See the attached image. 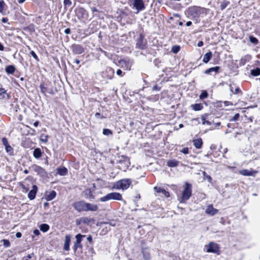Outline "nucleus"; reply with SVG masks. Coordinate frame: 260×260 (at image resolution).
Instances as JSON below:
<instances>
[{"mask_svg": "<svg viewBox=\"0 0 260 260\" xmlns=\"http://www.w3.org/2000/svg\"><path fill=\"white\" fill-rule=\"evenodd\" d=\"M191 196V185L186 183L184 189L182 191L181 196L178 199L180 203H184L188 200Z\"/></svg>", "mask_w": 260, "mask_h": 260, "instance_id": "f257e3e1", "label": "nucleus"}, {"mask_svg": "<svg viewBox=\"0 0 260 260\" xmlns=\"http://www.w3.org/2000/svg\"><path fill=\"white\" fill-rule=\"evenodd\" d=\"M111 200L121 201L122 200V195L120 193L113 192L108 193L100 199V201L102 202H107Z\"/></svg>", "mask_w": 260, "mask_h": 260, "instance_id": "f03ea898", "label": "nucleus"}, {"mask_svg": "<svg viewBox=\"0 0 260 260\" xmlns=\"http://www.w3.org/2000/svg\"><path fill=\"white\" fill-rule=\"evenodd\" d=\"M132 181L129 179H121L114 184L113 188L117 189H126L129 187Z\"/></svg>", "mask_w": 260, "mask_h": 260, "instance_id": "7ed1b4c3", "label": "nucleus"}, {"mask_svg": "<svg viewBox=\"0 0 260 260\" xmlns=\"http://www.w3.org/2000/svg\"><path fill=\"white\" fill-rule=\"evenodd\" d=\"M205 248L207 252L219 254L220 247L216 243L210 242L205 246Z\"/></svg>", "mask_w": 260, "mask_h": 260, "instance_id": "20e7f679", "label": "nucleus"}, {"mask_svg": "<svg viewBox=\"0 0 260 260\" xmlns=\"http://www.w3.org/2000/svg\"><path fill=\"white\" fill-rule=\"evenodd\" d=\"M85 235H81V234H78L76 235V241L74 243L73 245V250L75 252L77 251L78 249L82 250L83 248L82 244H81V242L83 240V238L85 237Z\"/></svg>", "mask_w": 260, "mask_h": 260, "instance_id": "39448f33", "label": "nucleus"}, {"mask_svg": "<svg viewBox=\"0 0 260 260\" xmlns=\"http://www.w3.org/2000/svg\"><path fill=\"white\" fill-rule=\"evenodd\" d=\"M132 64V60L128 58L120 59L117 64V66L120 67L125 70H130Z\"/></svg>", "mask_w": 260, "mask_h": 260, "instance_id": "423d86ee", "label": "nucleus"}, {"mask_svg": "<svg viewBox=\"0 0 260 260\" xmlns=\"http://www.w3.org/2000/svg\"><path fill=\"white\" fill-rule=\"evenodd\" d=\"M133 5L137 10V14L140 11H143L145 9V5L143 0H133Z\"/></svg>", "mask_w": 260, "mask_h": 260, "instance_id": "0eeeda50", "label": "nucleus"}, {"mask_svg": "<svg viewBox=\"0 0 260 260\" xmlns=\"http://www.w3.org/2000/svg\"><path fill=\"white\" fill-rule=\"evenodd\" d=\"M146 41L144 40V37L140 34L139 38L137 39L136 47L140 49H144L146 47Z\"/></svg>", "mask_w": 260, "mask_h": 260, "instance_id": "6e6552de", "label": "nucleus"}, {"mask_svg": "<svg viewBox=\"0 0 260 260\" xmlns=\"http://www.w3.org/2000/svg\"><path fill=\"white\" fill-rule=\"evenodd\" d=\"M31 168L34 171L37 173L38 175L41 177H45L47 175V173L45 171V170L40 166H39L36 165H34L31 166Z\"/></svg>", "mask_w": 260, "mask_h": 260, "instance_id": "1a4fd4ad", "label": "nucleus"}, {"mask_svg": "<svg viewBox=\"0 0 260 260\" xmlns=\"http://www.w3.org/2000/svg\"><path fill=\"white\" fill-rule=\"evenodd\" d=\"M73 206L78 212L85 211V202L84 201H78L74 203Z\"/></svg>", "mask_w": 260, "mask_h": 260, "instance_id": "9d476101", "label": "nucleus"}, {"mask_svg": "<svg viewBox=\"0 0 260 260\" xmlns=\"http://www.w3.org/2000/svg\"><path fill=\"white\" fill-rule=\"evenodd\" d=\"M114 71L112 68L110 67L106 68L105 71L103 72V77L108 79H112L114 76Z\"/></svg>", "mask_w": 260, "mask_h": 260, "instance_id": "9b49d317", "label": "nucleus"}, {"mask_svg": "<svg viewBox=\"0 0 260 260\" xmlns=\"http://www.w3.org/2000/svg\"><path fill=\"white\" fill-rule=\"evenodd\" d=\"M72 51L75 54H80L84 51V49L81 45L74 44L72 46Z\"/></svg>", "mask_w": 260, "mask_h": 260, "instance_id": "f8f14e48", "label": "nucleus"}, {"mask_svg": "<svg viewBox=\"0 0 260 260\" xmlns=\"http://www.w3.org/2000/svg\"><path fill=\"white\" fill-rule=\"evenodd\" d=\"M218 210L214 208L212 205H210L208 206L205 211L206 214H209L211 216H213L215 215L218 213Z\"/></svg>", "mask_w": 260, "mask_h": 260, "instance_id": "ddd939ff", "label": "nucleus"}, {"mask_svg": "<svg viewBox=\"0 0 260 260\" xmlns=\"http://www.w3.org/2000/svg\"><path fill=\"white\" fill-rule=\"evenodd\" d=\"M98 209V207L96 205L85 203V211H96Z\"/></svg>", "mask_w": 260, "mask_h": 260, "instance_id": "4468645a", "label": "nucleus"}, {"mask_svg": "<svg viewBox=\"0 0 260 260\" xmlns=\"http://www.w3.org/2000/svg\"><path fill=\"white\" fill-rule=\"evenodd\" d=\"M71 239V236L70 235H66L64 246H63V249H64V250H65L66 251H69L70 250Z\"/></svg>", "mask_w": 260, "mask_h": 260, "instance_id": "2eb2a0df", "label": "nucleus"}, {"mask_svg": "<svg viewBox=\"0 0 260 260\" xmlns=\"http://www.w3.org/2000/svg\"><path fill=\"white\" fill-rule=\"evenodd\" d=\"M257 173V171H251L247 169L241 170L239 171V173L243 176H254L255 174Z\"/></svg>", "mask_w": 260, "mask_h": 260, "instance_id": "dca6fc26", "label": "nucleus"}, {"mask_svg": "<svg viewBox=\"0 0 260 260\" xmlns=\"http://www.w3.org/2000/svg\"><path fill=\"white\" fill-rule=\"evenodd\" d=\"M37 190V186L36 185H33L31 190L28 193V197L30 200H31L35 198Z\"/></svg>", "mask_w": 260, "mask_h": 260, "instance_id": "f3484780", "label": "nucleus"}, {"mask_svg": "<svg viewBox=\"0 0 260 260\" xmlns=\"http://www.w3.org/2000/svg\"><path fill=\"white\" fill-rule=\"evenodd\" d=\"M56 193L54 190L50 192H46L45 193V199L47 201H49L52 200L56 197Z\"/></svg>", "mask_w": 260, "mask_h": 260, "instance_id": "a211bd4d", "label": "nucleus"}, {"mask_svg": "<svg viewBox=\"0 0 260 260\" xmlns=\"http://www.w3.org/2000/svg\"><path fill=\"white\" fill-rule=\"evenodd\" d=\"M199 10L200 7L197 6L191 7L188 9L187 12L188 14L191 15H197L199 13Z\"/></svg>", "mask_w": 260, "mask_h": 260, "instance_id": "6ab92c4d", "label": "nucleus"}, {"mask_svg": "<svg viewBox=\"0 0 260 260\" xmlns=\"http://www.w3.org/2000/svg\"><path fill=\"white\" fill-rule=\"evenodd\" d=\"M154 189L157 193H161V194H164L166 197H169L170 196L169 192L167 191L165 189H164L162 188L155 187L154 188Z\"/></svg>", "mask_w": 260, "mask_h": 260, "instance_id": "aec40b11", "label": "nucleus"}, {"mask_svg": "<svg viewBox=\"0 0 260 260\" xmlns=\"http://www.w3.org/2000/svg\"><path fill=\"white\" fill-rule=\"evenodd\" d=\"M193 143L194 146L197 149H200L202 148L203 145V141L201 138H198L194 139L193 140Z\"/></svg>", "mask_w": 260, "mask_h": 260, "instance_id": "412c9836", "label": "nucleus"}, {"mask_svg": "<svg viewBox=\"0 0 260 260\" xmlns=\"http://www.w3.org/2000/svg\"><path fill=\"white\" fill-rule=\"evenodd\" d=\"M85 197L88 199H93L94 197L93 194L92 190L91 189H86L84 191Z\"/></svg>", "mask_w": 260, "mask_h": 260, "instance_id": "4be33fe9", "label": "nucleus"}, {"mask_svg": "<svg viewBox=\"0 0 260 260\" xmlns=\"http://www.w3.org/2000/svg\"><path fill=\"white\" fill-rule=\"evenodd\" d=\"M208 115L207 114H205L201 115V119L202 121L203 125H205L206 124L208 125H210L211 124V122H210L208 120H207V119H208Z\"/></svg>", "mask_w": 260, "mask_h": 260, "instance_id": "5701e85b", "label": "nucleus"}, {"mask_svg": "<svg viewBox=\"0 0 260 260\" xmlns=\"http://www.w3.org/2000/svg\"><path fill=\"white\" fill-rule=\"evenodd\" d=\"M212 56V53L211 51L207 52L204 55L203 58V61L206 63L208 62V61L211 58Z\"/></svg>", "mask_w": 260, "mask_h": 260, "instance_id": "b1692460", "label": "nucleus"}, {"mask_svg": "<svg viewBox=\"0 0 260 260\" xmlns=\"http://www.w3.org/2000/svg\"><path fill=\"white\" fill-rule=\"evenodd\" d=\"M42 154L41 149L39 148L35 149L33 152V155L36 158H39Z\"/></svg>", "mask_w": 260, "mask_h": 260, "instance_id": "393cba45", "label": "nucleus"}, {"mask_svg": "<svg viewBox=\"0 0 260 260\" xmlns=\"http://www.w3.org/2000/svg\"><path fill=\"white\" fill-rule=\"evenodd\" d=\"M57 173L61 176H65L68 173V170L65 167L59 168L57 169Z\"/></svg>", "mask_w": 260, "mask_h": 260, "instance_id": "a878e982", "label": "nucleus"}, {"mask_svg": "<svg viewBox=\"0 0 260 260\" xmlns=\"http://www.w3.org/2000/svg\"><path fill=\"white\" fill-rule=\"evenodd\" d=\"M220 69L219 67H215L209 68L205 71V73L206 74H210L211 72H214L215 73L218 72Z\"/></svg>", "mask_w": 260, "mask_h": 260, "instance_id": "bb28decb", "label": "nucleus"}, {"mask_svg": "<svg viewBox=\"0 0 260 260\" xmlns=\"http://www.w3.org/2000/svg\"><path fill=\"white\" fill-rule=\"evenodd\" d=\"M194 111H200L203 108V106L201 104H192L190 106Z\"/></svg>", "mask_w": 260, "mask_h": 260, "instance_id": "cd10ccee", "label": "nucleus"}, {"mask_svg": "<svg viewBox=\"0 0 260 260\" xmlns=\"http://www.w3.org/2000/svg\"><path fill=\"white\" fill-rule=\"evenodd\" d=\"M15 71V67L12 65H9L6 68V72L8 74H12Z\"/></svg>", "mask_w": 260, "mask_h": 260, "instance_id": "c85d7f7f", "label": "nucleus"}, {"mask_svg": "<svg viewBox=\"0 0 260 260\" xmlns=\"http://www.w3.org/2000/svg\"><path fill=\"white\" fill-rule=\"evenodd\" d=\"M179 162L175 160H169L167 162V165L170 167H175L178 166Z\"/></svg>", "mask_w": 260, "mask_h": 260, "instance_id": "c756f323", "label": "nucleus"}, {"mask_svg": "<svg viewBox=\"0 0 260 260\" xmlns=\"http://www.w3.org/2000/svg\"><path fill=\"white\" fill-rule=\"evenodd\" d=\"M6 96L9 97V94H7L5 89L3 88H0V99H5Z\"/></svg>", "mask_w": 260, "mask_h": 260, "instance_id": "7c9ffc66", "label": "nucleus"}, {"mask_svg": "<svg viewBox=\"0 0 260 260\" xmlns=\"http://www.w3.org/2000/svg\"><path fill=\"white\" fill-rule=\"evenodd\" d=\"M250 74L253 76H257L260 75V68H256L250 71Z\"/></svg>", "mask_w": 260, "mask_h": 260, "instance_id": "2f4dec72", "label": "nucleus"}, {"mask_svg": "<svg viewBox=\"0 0 260 260\" xmlns=\"http://www.w3.org/2000/svg\"><path fill=\"white\" fill-rule=\"evenodd\" d=\"M49 229V226L47 224H42L40 226V230L43 232H47Z\"/></svg>", "mask_w": 260, "mask_h": 260, "instance_id": "473e14b6", "label": "nucleus"}, {"mask_svg": "<svg viewBox=\"0 0 260 260\" xmlns=\"http://www.w3.org/2000/svg\"><path fill=\"white\" fill-rule=\"evenodd\" d=\"M41 92L44 94H46V92L48 91V89L44 86V84H41L40 86Z\"/></svg>", "mask_w": 260, "mask_h": 260, "instance_id": "72a5a7b5", "label": "nucleus"}, {"mask_svg": "<svg viewBox=\"0 0 260 260\" xmlns=\"http://www.w3.org/2000/svg\"><path fill=\"white\" fill-rule=\"evenodd\" d=\"M48 136L45 135H41L40 137V140L44 143H47L48 142Z\"/></svg>", "mask_w": 260, "mask_h": 260, "instance_id": "f704fd0d", "label": "nucleus"}, {"mask_svg": "<svg viewBox=\"0 0 260 260\" xmlns=\"http://www.w3.org/2000/svg\"><path fill=\"white\" fill-rule=\"evenodd\" d=\"M249 40L251 43H253L254 44H257L258 42V40L253 36H250Z\"/></svg>", "mask_w": 260, "mask_h": 260, "instance_id": "c9c22d12", "label": "nucleus"}, {"mask_svg": "<svg viewBox=\"0 0 260 260\" xmlns=\"http://www.w3.org/2000/svg\"><path fill=\"white\" fill-rule=\"evenodd\" d=\"M208 96V94L207 92L205 90L202 91L201 94L200 95V99H204L205 98H207Z\"/></svg>", "mask_w": 260, "mask_h": 260, "instance_id": "e433bc0d", "label": "nucleus"}, {"mask_svg": "<svg viewBox=\"0 0 260 260\" xmlns=\"http://www.w3.org/2000/svg\"><path fill=\"white\" fill-rule=\"evenodd\" d=\"M180 50V47L179 46H174L172 48V51L174 53H177Z\"/></svg>", "mask_w": 260, "mask_h": 260, "instance_id": "4c0bfd02", "label": "nucleus"}, {"mask_svg": "<svg viewBox=\"0 0 260 260\" xmlns=\"http://www.w3.org/2000/svg\"><path fill=\"white\" fill-rule=\"evenodd\" d=\"M2 241L5 247H9L10 246V243L8 240L3 239Z\"/></svg>", "mask_w": 260, "mask_h": 260, "instance_id": "58836bf2", "label": "nucleus"}, {"mask_svg": "<svg viewBox=\"0 0 260 260\" xmlns=\"http://www.w3.org/2000/svg\"><path fill=\"white\" fill-rule=\"evenodd\" d=\"M103 134L104 135H112V131L109 129H107V128H105L103 129Z\"/></svg>", "mask_w": 260, "mask_h": 260, "instance_id": "ea45409f", "label": "nucleus"}, {"mask_svg": "<svg viewBox=\"0 0 260 260\" xmlns=\"http://www.w3.org/2000/svg\"><path fill=\"white\" fill-rule=\"evenodd\" d=\"M5 148H6V151L8 153H9L10 154H11L13 152V148H12V147L11 146H10L9 145H7L6 147H5Z\"/></svg>", "mask_w": 260, "mask_h": 260, "instance_id": "a19ab883", "label": "nucleus"}, {"mask_svg": "<svg viewBox=\"0 0 260 260\" xmlns=\"http://www.w3.org/2000/svg\"><path fill=\"white\" fill-rule=\"evenodd\" d=\"M5 6V2L3 1H0V13H2L3 12Z\"/></svg>", "mask_w": 260, "mask_h": 260, "instance_id": "79ce46f5", "label": "nucleus"}, {"mask_svg": "<svg viewBox=\"0 0 260 260\" xmlns=\"http://www.w3.org/2000/svg\"><path fill=\"white\" fill-rule=\"evenodd\" d=\"M30 54L31 55V56L35 59L36 60L39 61V59L36 54V53L34 51H31L30 52Z\"/></svg>", "mask_w": 260, "mask_h": 260, "instance_id": "37998d69", "label": "nucleus"}, {"mask_svg": "<svg viewBox=\"0 0 260 260\" xmlns=\"http://www.w3.org/2000/svg\"><path fill=\"white\" fill-rule=\"evenodd\" d=\"M63 4L66 6H70L72 4L71 0H64Z\"/></svg>", "mask_w": 260, "mask_h": 260, "instance_id": "c03bdc74", "label": "nucleus"}, {"mask_svg": "<svg viewBox=\"0 0 260 260\" xmlns=\"http://www.w3.org/2000/svg\"><path fill=\"white\" fill-rule=\"evenodd\" d=\"M239 113H237L236 114L234 117H233V118L230 120L231 121H236L239 117Z\"/></svg>", "mask_w": 260, "mask_h": 260, "instance_id": "a18cd8bd", "label": "nucleus"}, {"mask_svg": "<svg viewBox=\"0 0 260 260\" xmlns=\"http://www.w3.org/2000/svg\"><path fill=\"white\" fill-rule=\"evenodd\" d=\"M116 74L118 76H120V77H123V75H124V74L122 72V71L120 69H118L117 70Z\"/></svg>", "mask_w": 260, "mask_h": 260, "instance_id": "49530a36", "label": "nucleus"}, {"mask_svg": "<svg viewBox=\"0 0 260 260\" xmlns=\"http://www.w3.org/2000/svg\"><path fill=\"white\" fill-rule=\"evenodd\" d=\"M142 252H143V253L144 257L146 259H149V258H150L149 254L146 253V252H145V250H143Z\"/></svg>", "mask_w": 260, "mask_h": 260, "instance_id": "de8ad7c7", "label": "nucleus"}, {"mask_svg": "<svg viewBox=\"0 0 260 260\" xmlns=\"http://www.w3.org/2000/svg\"><path fill=\"white\" fill-rule=\"evenodd\" d=\"M2 142H3V144L5 145V146L6 147L7 145H9L8 144V141L7 140L6 138H3L2 139Z\"/></svg>", "mask_w": 260, "mask_h": 260, "instance_id": "09e8293b", "label": "nucleus"}, {"mask_svg": "<svg viewBox=\"0 0 260 260\" xmlns=\"http://www.w3.org/2000/svg\"><path fill=\"white\" fill-rule=\"evenodd\" d=\"M181 152L184 154H188L189 152L188 149V148H184L181 150Z\"/></svg>", "mask_w": 260, "mask_h": 260, "instance_id": "8fccbe9b", "label": "nucleus"}, {"mask_svg": "<svg viewBox=\"0 0 260 260\" xmlns=\"http://www.w3.org/2000/svg\"><path fill=\"white\" fill-rule=\"evenodd\" d=\"M87 240L90 242V243H91L92 241V236L91 235H89L87 238Z\"/></svg>", "mask_w": 260, "mask_h": 260, "instance_id": "3c124183", "label": "nucleus"}, {"mask_svg": "<svg viewBox=\"0 0 260 260\" xmlns=\"http://www.w3.org/2000/svg\"><path fill=\"white\" fill-rule=\"evenodd\" d=\"M34 234L36 236H38L40 235V232L37 229L34 231Z\"/></svg>", "mask_w": 260, "mask_h": 260, "instance_id": "603ef678", "label": "nucleus"}, {"mask_svg": "<svg viewBox=\"0 0 260 260\" xmlns=\"http://www.w3.org/2000/svg\"><path fill=\"white\" fill-rule=\"evenodd\" d=\"M153 90H159L160 88L157 85H155L152 88Z\"/></svg>", "mask_w": 260, "mask_h": 260, "instance_id": "864d4df0", "label": "nucleus"}, {"mask_svg": "<svg viewBox=\"0 0 260 260\" xmlns=\"http://www.w3.org/2000/svg\"><path fill=\"white\" fill-rule=\"evenodd\" d=\"M16 237H17V238H21V236H22V234H21V233H20V232H17V233H16Z\"/></svg>", "mask_w": 260, "mask_h": 260, "instance_id": "5fc2aeb1", "label": "nucleus"}, {"mask_svg": "<svg viewBox=\"0 0 260 260\" xmlns=\"http://www.w3.org/2000/svg\"><path fill=\"white\" fill-rule=\"evenodd\" d=\"M240 89L239 87H236L235 89V91L234 92V94H236L237 93H238L239 92H240Z\"/></svg>", "mask_w": 260, "mask_h": 260, "instance_id": "6e6d98bb", "label": "nucleus"}, {"mask_svg": "<svg viewBox=\"0 0 260 260\" xmlns=\"http://www.w3.org/2000/svg\"><path fill=\"white\" fill-rule=\"evenodd\" d=\"M71 32V30L70 28H67L64 30V33L66 34H69Z\"/></svg>", "mask_w": 260, "mask_h": 260, "instance_id": "4d7b16f0", "label": "nucleus"}, {"mask_svg": "<svg viewBox=\"0 0 260 260\" xmlns=\"http://www.w3.org/2000/svg\"><path fill=\"white\" fill-rule=\"evenodd\" d=\"M204 43L203 41H199L198 43V47H202Z\"/></svg>", "mask_w": 260, "mask_h": 260, "instance_id": "13d9d810", "label": "nucleus"}, {"mask_svg": "<svg viewBox=\"0 0 260 260\" xmlns=\"http://www.w3.org/2000/svg\"><path fill=\"white\" fill-rule=\"evenodd\" d=\"M2 21L3 22V23H6L8 21V18H5V17H4L2 19Z\"/></svg>", "mask_w": 260, "mask_h": 260, "instance_id": "bf43d9fd", "label": "nucleus"}, {"mask_svg": "<svg viewBox=\"0 0 260 260\" xmlns=\"http://www.w3.org/2000/svg\"><path fill=\"white\" fill-rule=\"evenodd\" d=\"M192 121H196V122H197L198 123H200L199 119V118H193V119H192Z\"/></svg>", "mask_w": 260, "mask_h": 260, "instance_id": "052dcab7", "label": "nucleus"}, {"mask_svg": "<svg viewBox=\"0 0 260 260\" xmlns=\"http://www.w3.org/2000/svg\"><path fill=\"white\" fill-rule=\"evenodd\" d=\"M91 10H92V11L93 12H98V9H97L96 8H95V7L92 8H91Z\"/></svg>", "mask_w": 260, "mask_h": 260, "instance_id": "680f3d73", "label": "nucleus"}, {"mask_svg": "<svg viewBox=\"0 0 260 260\" xmlns=\"http://www.w3.org/2000/svg\"><path fill=\"white\" fill-rule=\"evenodd\" d=\"M191 24H192V22H191V21H187V22H186V26H190Z\"/></svg>", "mask_w": 260, "mask_h": 260, "instance_id": "e2e57ef3", "label": "nucleus"}, {"mask_svg": "<svg viewBox=\"0 0 260 260\" xmlns=\"http://www.w3.org/2000/svg\"><path fill=\"white\" fill-rule=\"evenodd\" d=\"M39 125V121H37L35 122L34 123V125L35 127H37Z\"/></svg>", "mask_w": 260, "mask_h": 260, "instance_id": "0e129e2a", "label": "nucleus"}, {"mask_svg": "<svg viewBox=\"0 0 260 260\" xmlns=\"http://www.w3.org/2000/svg\"><path fill=\"white\" fill-rule=\"evenodd\" d=\"M4 46L2 45V44L0 43V50L1 51H3L4 50Z\"/></svg>", "mask_w": 260, "mask_h": 260, "instance_id": "69168bd1", "label": "nucleus"}, {"mask_svg": "<svg viewBox=\"0 0 260 260\" xmlns=\"http://www.w3.org/2000/svg\"><path fill=\"white\" fill-rule=\"evenodd\" d=\"M48 206H49V204H48V203H47V202H46V203H45L44 204V207L45 208H47V207H48Z\"/></svg>", "mask_w": 260, "mask_h": 260, "instance_id": "338daca9", "label": "nucleus"}, {"mask_svg": "<svg viewBox=\"0 0 260 260\" xmlns=\"http://www.w3.org/2000/svg\"><path fill=\"white\" fill-rule=\"evenodd\" d=\"M230 90H231V91L233 93H234V90H233V87L231 85H230Z\"/></svg>", "mask_w": 260, "mask_h": 260, "instance_id": "774afa93", "label": "nucleus"}]
</instances>
